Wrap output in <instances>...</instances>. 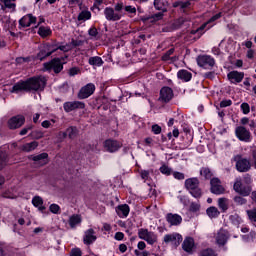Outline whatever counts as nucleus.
<instances>
[{
	"label": "nucleus",
	"instance_id": "54",
	"mask_svg": "<svg viewBox=\"0 0 256 256\" xmlns=\"http://www.w3.org/2000/svg\"><path fill=\"white\" fill-rule=\"evenodd\" d=\"M11 1L12 0H4V5L8 9H13V11H15V3H12Z\"/></svg>",
	"mask_w": 256,
	"mask_h": 256
},
{
	"label": "nucleus",
	"instance_id": "25",
	"mask_svg": "<svg viewBox=\"0 0 256 256\" xmlns=\"http://www.w3.org/2000/svg\"><path fill=\"white\" fill-rule=\"evenodd\" d=\"M154 7L158 11H162V13H165L167 11V8L169 7V2H167V0H154Z\"/></svg>",
	"mask_w": 256,
	"mask_h": 256
},
{
	"label": "nucleus",
	"instance_id": "19",
	"mask_svg": "<svg viewBox=\"0 0 256 256\" xmlns=\"http://www.w3.org/2000/svg\"><path fill=\"white\" fill-rule=\"evenodd\" d=\"M228 79L232 83H241L245 77V73L238 71H231L227 75Z\"/></svg>",
	"mask_w": 256,
	"mask_h": 256
},
{
	"label": "nucleus",
	"instance_id": "62",
	"mask_svg": "<svg viewBox=\"0 0 256 256\" xmlns=\"http://www.w3.org/2000/svg\"><path fill=\"white\" fill-rule=\"evenodd\" d=\"M250 199L252 201V203H255L256 204V190H252L251 193H250Z\"/></svg>",
	"mask_w": 256,
	"mask_h": 256
},
{
	"label": "nucleus",
	"instance_id": "47",
	"mask_svg": "<svg viewBox=\"0 0 256 256\" xmlns=\"http://www.w3.org/2000/svg\"><path fill=\"white\" fill-rule=\"evenodd\" d=\"M67 133L69 135V139H75V137H77V130H67V132L63 133V137H67Z\"/></svg>",
	"mask_w": 256,
	"mask_h": 256
},
{
	"label": "nucleus",
	"instance_id": "52",
	"mask_svg": "<svg viewBox=\"0 0 256 256\" xmlns=\"http://www.w3.org/2000/svg\"><path fill=\"white\" fill-rule=\"evenodd\" d=\"M231 105H233V101L231 100H222L220 102V107L224 108V107H231Z\"/></svg>",
	"mask_w": 256,
	"mask_h": 256
},
{
	"label": "nucleus",
	"instance_id": "4",
	"mask_svg": "<svg viewBox=\"0 0 256 256\" xmlns=\"http://www.w3.org/2000/svg\"><path fill=\"white\" fill-rule=\"evenodd\" d=\"M233 189L235 193H238V195H241L242 197H249L251 191H253L251 185H243V180H241V178H236Z\"/></svg>",
	"mask_w": 256,
	"mask_h": 256
},
{
	"label": "nucleus",
	"instance_id": "33",
	"mask_svg": "<svg viewBox=\"0 0 256 256\" xmlns=\"http://www.w3.org/2000/svg\"><path fill=\"white\" fill-rule=\"evenodd\" d=\"M200 175L201 177H204V179L209 180L213 177V172L211 171L210 168L203 167L200 170Z\"/></svg>",
	"mask_w": 256,
	"mask_h": 256
},
{
	"label": "nucleus",
	"instance_id": "24",
	"mask_svg": "<svg viewBox=\"0 0 256 256\" xmlns=\"http://www.w3.org/2000/svg\"><path fill=\"white\" fill-rule=\"evenodd\" d=\"M236 137L240 141H249L251 139V133L247 129H236Z\"/></svg>",
	"mask_w": 256,
	"mask_h": 256
},
{
	"label": "nucleus",
	"instance_id": "26",
	"mask_svg": "<svg viewBox=\"0 0 256 256\" xmlns=\"http://www.w3.org/2000/svg\"><path fill=\"white\" fill-rule=\"evenodd\" d=\"M81 221H83V219L81 218V215H79V214H73L72 216H70L69 225H70L71 229H75L77 227V225H81Z\"/></svg>",
	"mask_w": 256,
	"mask_h": 256
},
{
	"label": "nucleus",
	"instance_id": "31",
	"mask_svg": "<svg viewBox=\"0 0 256 256\" xmlns=\"http://www.w3.org/2000/svg\"><path fill=\"white\" fill-rule=\"evenodd\" d=\"M32 205H34V207H37L39 209V211H45V206H43V198H41L40 196H35L32 199Z\"/></svg>",
	"mask_w": 256,
	"mask_h": 256
},
{
	"label": "nucleus",
	"instance_id": "43",
	"mask_svg": "<svg viewBox=\"0 0 256 256\" xmlns=\"http://www.w3.org/2000/svg\"><path fill=\"white\" fill-rule=\"evenodd\" d=\"M49 211L51 213H53L54 215H57L60 213L61 207H59V205H57V204H51L49 207Z\"/></svg>",
	"mask_w": 256,
	"mask_h": 256
},
{
	"label": "nucleus",
	"instance_id": "18",
	"mask_svg": "<svg viewBox=\"0 0 256 256\" xmlns=\"http://www.w3.org/2000/svg\"><path fill=\"white\" fill-rule=\"evenodd\" d=\"M104 15L107 21H119L121 16L119 13H116L115 9L111 7H106L104 9Z\"/></svg>",
	"mask_w": 256,
	"mask_h": 256
},
{
	"label": "nucleus",
	"instance_id": "64",
	"mask_svg": "<svg viewBox=\"0 0 256 256\" xmlns=\"http://www.w3.org/2000/svg\"><path fill=\"white\" fill-rule=\"evenodd\" d=\"M252 163L254 165V168L256 169V150L252 152Z\"/></svg>",
	"mask_w": 256,
	"mask_h": 256
},
{
	"label": "nucleus",
	"instance_id": "36",
	"mask_svg": "<svg viewBox=\"0 0 256 256\" xmlns=\"http://www.w3.org/2000/svg\"><path fill=\"white\" fill-rule=\"evenodd\" d=\"M38 35H40V37H49V35H51V29L41 26L38 30Z\"/></svg>",
	"mask_w": 256,
	"mask_h": 256
},
{
	"label": "nucleus",
	"instance_id": "38",
	"mask_svg": "<svg viewBox=\"0 0 256 256\" xmlns=\"http://www.w3.org/2000/svg\"><path fill=\"white\" fill-rule=\"evenodd\" d=\"M91 19V13L89 11H82L78 15V21H89Z\"/></svg>",
	"mask_w": 256,
	"mask_h": 256
},
{
	"label": "nucleus",
	"instance_id": "27",
	"mask_svg": "<svg viewBox=\"0 0 256 256\" xmlns=\"http://www.w3.org/2000/svg\"><path fill=\"white\" fill-rule=\"evenodd\" d=\"M37 147H39V143L37 141H33L22 145L21 151H24L25 153H30V151H35Z\"/></svg>",
	"mask_w": 256,
	"mask_h": 256
},
{
	"label": "nucleus",
	"instance_id": "53",
	"mask_svg": "<svg viewBox=\"0 0 256 256\" xmlns=\"http://www.w3.org/2000/svg\"><path fill=\"white\" fill-rule=\"evenodd\" d=\"M243 179L246 185H251L253 183V178H251V175L249 174H245Z\"/></svg>",
	"mask_w": 256,
	"mask_h": 256
},
{
	"label": "nucleus",
	"instance_id": "34",
	"mask_svg": "<svg viewBox=\"0 0 256 256\" xmlns=\"http://www.w3.org/2000/svg\"><path fill=\"white\" fill-rule=\"evenodd\" d=\"M89 65H94L96 67H101L103 65V59L99 56L90 57L88 60Z\"/></svg>",
	"mask_w": 256,
	"mask_h": 256
},
{
	"label": "nucleus",
	"instance_id": "2",
	"mask_svg": "<svg viewBox=\"0 0 256 256\" xmlns=\"http://www.w3.org/2000/svg\"><path fill=\"white\" fill-rule=\"evenodd\" d=\"M233 161L236 162V170L239 171V173H247V171H251V160L243 157V155H235Z\"/></svg>",
	"mask_w": 256,
	"mask_h": 256
},
{
	"label": "nucleus",
	"instance_id": "6",
	"mask_svg": "<svg viewBox=\"0 0 256 256\" xmlns=\"http://www.w3.org/2000/svg\"><path fill=\"white\" fill-rule=\"evenodd\" d=\"M163 242L166 245H172V247H174L175 249H177V247H179V245H181V243L183 242V236H181V234L174 232L171 234H166L164 235L163 238Z\"/></svg>",
	"mask_w": 256,
	"mask_h": 256
},
{
	"label": "nucleus",
	"instance_id": "49",
	"mask_svg": "<svg viewBox=\"0 0 256 256\" xmlns=\"http://www.w3.org/2000/svg\"><path fill=\"white\" fill-rule=\"evenodd\" d=\"M199 209H201V205H199L198 203L192 202L190 204V211H192V213H197Z\"/></svg>",
	"mask_w": 256,
	"mask_h": 256
},
{
	"label": "nucleus",
	"instance_id": "30",
	"mask_svg": "<svg viewBox=\"0 0 256 256\" xmlns=\"http://www.w3.org/2000/svg\"><path fill=\"white\" fill-rule=\"evenodd\" d=\"M50 55L51 52L49 51L47 44H44L37 57L40 61H43V59H45L46 57H50Z\"/></svg>",
	"mask_w": 256,
	"mask_h": 256
},
{
	"label": "nucleus",
	"instance_id": "55",
	"mask_svg": "<svg viewBox=\"0 0 256 256\" xmlns=\"http://www.w3.org/2000/svg\"><path fill=\"white\" fill-rule=\"evenodd\" d=\"M125 6L123 5V2H118L115 6H114V10L117 11L118 13H121V11H123V8Z\"/></svg>",
	"mask_w": 256,
	"mask_h": 256
},
{
	"label": "nucleus",
	"instance_id": "3",
	"mask_svg": "<svg viewBox=\"0 0 256 256\" xmlns=\"http://www.w3.org/2000/svg\"><path fill=\"white\" fill-rule=\"evenodd\" d=\"M185 187L189 191V193L194 196L196 199L201 197L202 192L201 188H199V179L197 178H188L185 180Z\"/></svg>",
	"mask_w": 256,
	"mask_h": 256
},
{
	"label": "nucleus",
	"instance_id": "60",
	"mask_svg": "<svg viewBox=\"0 0 256 256\" xmlns=\"http://www.w3.org/2000/svg\"><path fill=\"white\" fill-rule=\"evenodd\" d=\"M88 33L91 37H97L98 35L97 28H90Z\"/></svg>",
	"mask_w": 256,
	"mask_h": 256
},
{
	"label": "nucleus",
	"instance_id": "16",
	"mask_svg": "<svg viewBox=\"0 0 256 256\" xmlns=\"http://www.w3.org/2000/svg\"><path fill=\"white\" fill-rule=\"evenodd\" d=\"M97 241V236L95 235V230L90 228L84 232L83 243L84 245H91Z\"/></svg>",
	"mask_w": 256,
	"mask_h": 256
},
{
	"label": "nucleus",
	"instance_id": "1",
	"mask_svg": "<svg viewBox=\"0 0 256 256\" xmlns=\"http://www.w3.org/2000/svg\"><path fill=\"white\" fill-rule=\"evenodd\" d=\"M47 85L45 76H36L26 81L17 82L11 90V93H19L21 91H43Z\"/></svg>",
	"mask_w": 256,
	"mask_h": 256
},
{
	"label": "nucleus",
	"instance_id": "50",
	"mask_svg": "<svg viewBox=\"0 0 256 256\" xmlns=\"http://www.w3.org/2000/svg\"><path fill=\"white\" fill-rule=\"evenodd\" d=\"M172 175L174 179H177L178 181H183V179H185V174L181 172H173Z\"/></svg>",
	"mask_w": 256,
	"mask_h": 256
},
{
	"label": "nucleus",
	"instance_id": "61",
	"mask_svg": "<svg viewBox=\"0 0 256 256\" xmlns=\"http://www.w3.org/2000/svg\"><path fill=\"white\" fill-rule=\"evenodd\" d=\"M217 19H221V13H218V14L212 16V17L209 19L208 23H213L214 21H217Z\"/></svg>",
	"mask_w": 256,
	"mask_h": 256
},
{
	"label": "nucleus",
	"instance_id": "40",
	"mask_svg": "<svg viewBox=\"0 0 256 256\" xmlns=\"http://www.w3.org/2000/svg\"><path fill=\"white\" fill-rule=\"evenodd\" d=\"M7 165V154L0 152V171Z\"/></svg>",
	"mask_w": 256,
	"mask_h": 256
},
{
	"label": "nucleus",
	"instance_id": "51",
	"mask_svg": "<svg viewBox=\"0 0 256 256\" xmlns=\"http://www.w3.org/2000/svg\"><path fill=\"white\" fill-rule=\"evenodd\" d=\"M83 252L79 248H73L71 250L70 256H82Z\"/></svg>",
	"mask_w": 256,
	"mask_h": 256
},
{
	"label": "nucleus",
	"instance_id": "29",
	"mask_svg": "<svg viewBox=\"0 0 256 256\" xmlns=\"http://www.w3.org/2000/svg\"><path fill=\"white\" fill-rule=\"evenodd\" d=\"M206 213L210 219H217V217L221 215V212H219V209H217L215 206L207 208Z\"/></svg>",
	"mask_w": 256,
	"mask_h": 256
},
{
	"label": "nucleus",
	"instance_id": "14",
	"mask_svg": "<svg viewBox=\"0 0 256 256\" xmlns=\"http://www.w3.org/2000/svg\"><path fill=\"white\" fill-rule=\"evenodd\" d=\"M63 107L66 113H71V111H75V109H85V103L81 101L65 102Z\"/></svg>",
	"mask_w": 256,
	"mask_h": 256
},
{
	"label": "nucleus",
	"instance_id": "41",
	"mask_svg": "<svg viewBox=\"0 0 256 256\" xmlns=\"http://www.w3.org/2000/svg\"><path fill=\"white\" fill-rule=\"evenodd\" d=\"M160 173H162L163 175L169 176L171 175L172 170L169 166L164 164L160 167Z\"/></svg>",
	"mask_w": 256,
	"mask_h": 256
},
{
	"label": "nucleus",
	"instance_id": "13",
	"mask_svg": "<svg viewBox=\"0 0 256 256\" xmlns=\"http://www.w3.org/2000/svg\"><path fill=\"white\" fill-rule=\"evenodd\" d=\"M171 99H173V89H171L170 87H163L160 90L159 101H161L162 103H169Z\"/></svg>",
	"mask_w": 256,
	"mask_h": 256
},
{
	"label": "nucleus",
	"instance_id": "48",
	"mask_svg": "<svg viewBox=\"0 0 256 256\" xmlns=\"http://www.w3.org/2000/svg\"><path fill=\"white\" fill-rule=\"evenodd\" d=\"M48 47V50L50 51V54L53 55L55 51L59 50V45L58 44H46Z\"/></svg>",
	"mask_w": 256,
	"mask_h": 256
},
{
	"label": "nucleus",
	"instance_id": "45",
	"mask_svg": "<svg viewBox=\"0 0 256 256\" xmlns=\"http://www.w3.org/2000/svg\"><path fill=\"white\" fill-rule=\"evenodd\" d=\"M241 109H242V113H244V115H249L250 111H251V107L249 106L248 103H242L241 104Z\"/></svg>",
	"mask_w": 256,
	"mask_h": 256
},
{
	"label": "nucleus",
	"instance_id": "11",
	"mask_svg": "<svg viewBox=\"0 0 256 256\" xmlns=\"http://www.w3.org/2000/svg\"><path fill=\"white\" fill-rule=\"evenodd\" d=\"M8 125L10 129H20L25 125V116L16 115L8 120Z\"/></svg>",
	"mask_w": 256,
	"mask_h": 256
},
{
	"label": "nucleus",
	"instance_id": "56",
	"mask_svg": "<svg viewBox=\"0 0 256 256\" xmlns=\"http://www.w3.org/2000/svg\"><path fill=\"white\" fill-rule=\"evenodd\" d=\"M125 238V234H123V232H116L114 239H116V241H123V239Z\"/></svg>",
	"mask_w": 256,
	"mask_h": 256
},
{
	"label": "nucleus",
	"instance_id": "17",
	"mask_svg": "<svg viewBox=\"0 0 256 256\" xmlns=\"http://www.w3.org/2000/svg\"><path fill=\"white\" fill-rule=\"evenodd\" d=\"M216 243L217 245L223 246L226 245L229 239V232L227 230L220 229L216 234Z\"/></svg>",
	"mask_w": 256,
	"mask_h": 256
},
{
	"label": "nucleus",
	"instance_id": "28",
	"mask_svg": "<svg viewBox=\"0 0 256 256\" xmlns=\"http://www.w3.org/2000/svg\"><path fill=\"white\" fill-rule=\"evenodd\" d=\"M177 77L182 81L188 82L193 77V74H191V72L187 70H179L177 73Z\"/></svg>",
	"mask_w": 256,
	"mask_h": 256
},
{
	"label": "nucleus",
	"instance_id": "35",
	"mask_svg": "<svg viewBox=\"0 0 256 256\" xmlns=\"http://www.w3.org/2000/svg\"><path fill=\"white\" fill-rule=\"evenodd\" d=\"M245 197L246 196H241V195L235 196L233 198L235 205H239V206L247 205V199Z\"/></svg>",
	"mask_w": 256,
	"mask_h": 256
},
{
	"label": "nucleus",
	"instance_id": "10",
	"mask_svg": "<svg viewBox=\"0 0 256 256\" xmlns=\"http://www.w3.org/2000/svg\"><path fill=\"white\" fill-rule=\"evenodd\" d=\"M210 185L211 193H214V195H223V193H225V187H223L219 178H212Z\"/></svg>",
	"mask_w": 256,
	"mask_h": 256
},
{
	"label": "nucleus",
	"instance_id": "58",
	"mask_svg": "<svg viewBox=\"0 0 256 256\" xmlns=\"http://www.w3.org/2000/svg\"><path fill=\"white\" fill-rule=\"evenodd\" d=\"M78 73H79V68L77 67L71 68L69 70L70 77H75V75H77Z\"/></svg>",
	"mask_w": 256,
	"mask_h": 256
},
{
	"label": "nucleus",
	"instance_id": "22",
	"mask_svg": "<svg viewBox=\"0 0 256 256\" xmlns=\"http://www.w3.org/2000/svg\"><path fill=\"white\" fill-rule=\"evenodd\" d=\"M49 154L47 153H42L38 154L36 156H32V161H35L40 167H43V165H47L49 163Z\"/></svg>",
	"mask_w": 256,
	"mask_h": 256
},
{
	"label": "nucleus",
	"instance_id": "8",
	"mask_svg": "<svg viewBox=\"0 0 256 256\" xmlns=\"http://www.w3.org/2000/svg\"><path fill=\"white\" fill-rule=\"evenodd\" d=\"M44 69L46 71L53 69L54 73H61V71H63V63H61V59L54 58L52 61L44 63Z\"/></svg>",
	"mask_w": 256,
	"mask_h": 256
},
{
	"label": "nucleus",
	"instance_id": "21",
	"mask_svg": "<svg viewBox=\"0 0 256 256\" xmlns=\"http://www.w3.org/2000/svg\"><path fill=\"white\" fill-rule=\"evenodd\" d=\"M33 23H37V18L31 14H28L19 20V25H21V27H31Z\"/></svg>",
	"mask_w": 256,
	"mask_h": 256
},
{
	"label": "nucleus",
	"instance_id": "37",
	"mask_svg": "<svg viewBox=\"0 0 256 256\" xmlns=\"http://www.w3.org/2000/svg\"><path fill=\"white\" fill-rule=\"evenodd\" d=\"M173 7H180V9H189L191 7V2L190 1H177L173 4Z\"/></svg>",
	"mask_w": 256,
	"mask_h": 256
},
{
	"label": "nucleus",
	"instance_id": "23",
	"mask_svg": "<svg viewBox=\"0 0 256 256\" xmlns=\"http://www.w3.org/2000/svg\"><path fill=\"white\" fill-rule=\"evenodd\" d=\"M130 211H131V209L129 208V205H127V204L119 205V206L116 208V213H117V215H118L121 219H124L125 217H128Z\"/></svg>",
	"mask_w": 256,
	"mask_h": 256
},
{
	"label": "nucleus",
	"instance_id": "12",
	"mask_svg": "<svg viewBox=\"0 0 256 256\" xmlns=\"http://www.w3.org/2000/svg\"><path fill=\"white\" fill-rule=\"evenodd\" d=\"M121 147H123V144L116 140L108 139L104 142V149L108 151V153H116Z\"/></svg>",
	"mask_w": 256,
	"mask_h": 256
},
{
	"label": "nucleus",
	"instance_id": "42",
	"mask_svg": "<svg viewBox=\"0 0 256 256\" xmlns=\"http://www.w3.org/2000/svg\"><path fill=\"white\" fill-rule=\"evenodd\" d=\"M150 173L151 171L149 170H140L141 179H143V181H149Z\"/></svg>",
	"mask_w": 256,
	"mask_h": 256
},
{
	"label": "nucleus",
	"instance_id": "63",
	"mask_svg": "<svg viewBox=\"0 0 256 256\" xmlns=\"http://www.w3.org/2000/svg\"><path fill=\"white\" fill-rule=\"evenodd\" d=\"M119 251H120V253H125L127 251V245L126 244H120L119 245Z\"/></svg>",
	"mask_w": 256,
	"mask_h": 256
},
{
	"label": "nucleus",
	"instance_id": "39",
	"mask_svg": "<svg viewBox=\"0 0 256 256\" xmlns=\"http://www.w3.org/2000/svg\"><path fill=\"white\" fill-rule=\"evenodd\" d=\"M246 214L250 221H253L254 223H256V208L246 210Z\"/></svg>",
	"mask_w": 256,
	"mask_h": 256
},
{
	"label": "nucleus",
	"instance_id": "15",
	"mask_svg": "<svg viewBox=\"0 0 256 256\" xmlns=\"http://www.w3.org/2000/svg\"><path fill=\"white\" fill-rule=\"evenodd\" d=\"M166 221L171 227H178V225L183 223V217L179 214L168 213L166 215Z\"/></svg>",
	"mask_w": 256,
	"mask_h": 256
},
{
	"label": "nucleus",
	"instance_id": "44",
	"mask_svg": "<svg viewBox=\"0 0 256 256\" xmlns=\"http://www.w3.org/2000/svg\"><path fill=\"white\" fill-rule=\"evenodd\" d=\"M173 53H175V48L169 49V50L162 56V60H163V61H169V59H171V55H173Z\"/></svg>",
	"mask_w": 256,
	"mask_h": 256
},
{
	"label": "nucleus",
	"instance_id": "59",
	"mask_svg": "<svg viewBox=\"0 0 256 256\" xmlns=\"http://www.w3.org/2000/svg\"><path fill=\"white\" fill-rule=\"evenodd\" d=\"M124 9L127 13H137V9L133 6H125Z\"/></svg>",
	"mask_w": 256,
	"mask_h": 256
},
{
	"label": "nucleus",
	"instance_id": "46",
	"mask_svg": "<svg viewBox=\"0 0 256 256\" xmlns=\"http://www.w3.org/2000/svg\"><path fill=\"white\" fill-rule=\"evenodd\" d=\"M30 135L32 139H41V137H43V132H41V130H34Z\"/></svg>",
	"mask_w": 256,
	"mask_h": 256
},
{
	"label": "nucleus",
	"instance_id": "32",
	"mask_svg": "<svg viewBox=\"0 0 256 256\" xmlns=\"http://www.w3.org/2000/svg\"><path fill=\"white\" fill-rule=\"evenodd\" d=\"M218 207L221 209L222 213H225L227 209H229V199L227 198H219L218 199Z\"/></svg>",
	"mask_w": 256,
	"mask_h": 256
},
{
	"label": "nucleus",
	"instance_id": "5",
	"mask_svg": "<svg viewBox=\"0 0 256 256\" xmlns=\"http://www.w3.org/2000/svg\"><path fill=\"white\" fill-rule=\"evenodd\" d=\"M138 237L143 241H146L148 245H155L157 243V234L155 232H151L146 228H140L138 230Z\"/></svg>",
	"mask_w": 256,
	"mask_h": 256
},
{
	"label": "nucleus",
	"instance_id": "20",
	"mask_svg": "<svg viewBox=\"0 0 256 256\" xmlns=\"http://www.w3.org/2000/svg\"><path fill=\"white\" fill-rule=\"evenodd\" d=\"M195 248V240L191 237H186L182 243V249L186 253H193V249Z\"/></svg>",
	"mask_w": 256,
	"mask_h": 256
},
{
	"label": "nucleus",
	"instance_id": "57",
	"mask_svg": "<svg viewBox=\"0 0 256 256\" xmlns=\"http://www.w3.org/2000/svg\"><path fill=\"white\" fill-rule=\"evenodd\" d=\"M71 45L73 47H81V45H83V41L72 39L71 40Z\"/></svg>",
	"mask_w": 256,
	"mask_h": 256
},
{
	"label": "nucleus",
	"instance_id": "7",
	"mask_svg": "<svg viewBox=\"0 0 256 256\" xmlns=\"http://www.w3.org/2000/svg\"><path fill=\"white\" fill-rule=\"evenodd\" d=\"M199 67H203V69H210L215 65V59L208 55H200L196 59Z\"/></svg>",
	"mask_w": 256,
	"mask_h": 256
},
{
	"label": "nucleus",
	"instance_id": "9",
	"mask_svg": "<svg viewBox=\"0 0 256 256\" xmlns=\"http://www.w3.org/2000/svg\"><path fill=\"white\" fill-rule=\"evenodd\" d=\"M95 93V84L88 83L84 87H82L78 93V99H87L91 97Z\"/></svg>",
	"mask_w": 256,
	"mask_h": 256
}]
</instances>
